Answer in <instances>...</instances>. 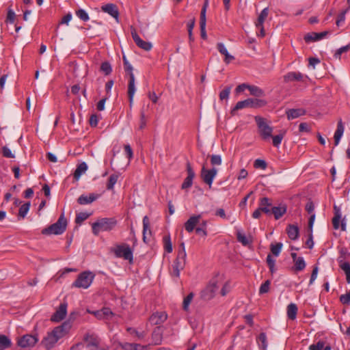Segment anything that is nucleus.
<instances>
[{
	"instance_id": "nucleus-36",
	"label": "nucleus",
	"mask_w": 350,
	"mask_h": 350,
	"mask_svg": "<svg viewBox=\"0 0 350 350\" xmlns=\"http://www.w3.org/2000/svg\"><path fill=\"white\" fill-rule=\"evenodd\" d=\"M247 90L251 95L256 97H262L265 95L264 90L256 85H249Z\"/></svg>"
},
{
	"instance_id": "nucleus-30",
	"label": "nucleus",
	"mask_w": 350,
	"mask_h": 350,
	"mask_svg": "<svg viewBox=\"0 0 350 350\" xmlns=\"http://www.w3.org/2000/svg\"><path fill=\"white\" fill-rule=\"evenodd\" d=\"M286 212V206L285 205L280 206H273L271 208V214L274 215L275 219H280Z\"/></svg>"
},
{
	"instance_id": "nucleus-60",
	"label": "nucleus",
	"mask_w": 350,
	"mask_h": 350,
	"mask_svg": "<svg viewBox=\"0 0 350 350\" xmlns=\"http://www.w3.org/2000/svg\"><path fill=\"white\" fill-rule=\"evenodd\" d=\"M88 217H89V215L88 213H80L77 215L76 218H75V222H76V224H79L81 222H83V221H85V219H87L88 218Z\"/></svg>"
},
{
	"instance_id": "nucleus-28",
	"label": "nucleus",
	"mask_w": 350,
	"mask_h": 350,
	"mask_svg": "<svg viewBox=\"0 0 350 350\" xmlns=\"http://www.w3.org/2000/svg\"><path fill=\"white\" fill-rule=\"evenodd\" d=\"M271 206V202L270 201V199L264 197L262 198L260 200V208L262 211L266 214H271V208H270V206Z\"/></svg>"
},
{
	"instance_id": "nucleus-63",
	"label": "nucleus",
	"mask_w": 350,
	"mask_h": 350,
	"mask_svg": "<svg viewBox=\"0 0 350 350\" xmlns=\"http://www.w3.org/2000/svg\"><path fill=\"white\" fill-rule=\"evenodd\" d=\"M340 301L342 304H350V291L345 295L340 296Z\"/></svg>"
},
{
	"instance_id": "nucleus-8",
	"label": "nucleus",
	"mask_w": 350,
	"mask_h": 350,
	"mask_svg": "<svg viewBox=\"0 0 350 350\" xmlns=\"http://www.w3.org/2000/svg\"><path fill=\"white\" fill-rule=\"evenodd\" d=\"M218 289L216 280H211L209 284L201 292V298L205 301L213 299Z\"/></svg>"
},
{
	"instance_id": "nucleus-52",
	"label": "nucleus",
	"mask_w": 350,
	"mask_h": 350,
	"mask_svg": "<svg viewBox=\"0 0 350 350\" xmlns=\"http://www.w3.org/2000/svg\"><path fill=\"white\" fill-rule=\"evenodd\" d=\"M325 347L323 340H319L316 344L310 345L309 350H323Z\"/></svg>"
},
{
	"instance_id": "nucleus-13",
	"label": "nucleus",
	"mask_w": 350,
	"mask_h": 350,
	"mask_svg": "<svg viewBox=\"0 0 350 350\" xmlns=\"http://www.w3.org/2000/svg\"><path fill=\"white\" fill-rule=\"evenodd\" d=\"M186 170L187 172V176L185 178L181 185L182 189H187L191 187L193 184V179L195 177V172L189 161H187L186 164Z\"/></svg>"
},
{
	"instance_id": "nucleus-42",
	"label": "nucleus",
	"mask_w": 350,
	"mask_h": 350,
	"mask_svg": "<svg viewBox=\"0 0 350 350\" xmlns=\"http://www.w3.org/2000/svg\"><path fill=\"white\" fill-rule=\"evenodd\" d=\"M283 244L282 243H277L275 244L271 243L270 245V250L272 254L275 256H278L281 252Z\"/></svg>"
},
{
	"instance_id": "nucleus-64",
	"label": "nucleus",
	"mask_w": 350,
	"mask_h": 350,
	"mask_svg": "<svg viewBox=\"0 0 350 350\" xmlns=\"http://www.w3.org/2000/svg\"><path fill=\"white\" fill-rule=\"evenodd\" d=\"M15 13L12 9H9L8 10L6 22H9L10 23H13L15 20Z\"/></svg>"
},
{
	"instance_id": "nucleus-32",
	"label": "nucleus",
	"mask_w": 350,
	"mask_h": 350,
	"mask_svg": "<svg viewBox=\"0 0 350 350\" xmlns=\"http://www.w3.org/2000/svg\"><path fill=\"white\" fill-rule=\"evenodd\" d=\"M250 105L248 98H247L244 100L239 101L236 104V105L232 109L230 113L232 116H234L236 114L237 111H238L239 109H244V108H249V107H250Z\"/></svg>"
},
{
	"instance_id": "nucleus-4",
	"label": "nucleus",
	"mask_w": 350,
	"mask_h": 350,
	"mask_svg": "<svg viewBox=\"0 0 350 350\" xmlns=\"http://www.w3.org/2000/svg\"><path fill=\"white\" fill-rule=\"evenodd\" d=\"M94 275L90 271L81 273L76 280L72 283V286L76 288H88L92 284Z\"/></svg>"
},
{
	"instance_id": "nucleus-49",
	"label": "nucleus",
	"mask_w": 350,
	"mask_h": 350,
	"mask_svg": "<svg viewBox=\"0 0 350 350\" xmlns=\"http://www.w3.org/2000/svg\"><path fill=\"white\" fill-rule=\"evenodd\" d=\"M286 131H283L280 134L272 137L273 139V145L275 147H278L282 142V139L285 135Z\"/></svg>"
},
{
	"instance_id": "nucleus-33",
	"label": "nucleus",
	"mask_w": 350,
	"mask_h": 350,
	"mask_svg": "<svg viewBox=\"0 0 350 350\" xmlns=\"http://www.w3.org/2000/svg\"><path fill=\"white\" fill-rule=\"evenodd\" d=\"M344 132V126L342 125V121L340 120L337 125V129L334 133V144L337 146L340 142V139Z\"/></svg>"
},
{
	"instance_id": "nucleus-14",
	"label": "nucleus",
	"mask_w": 350,
	"mask_h": 350,
	"mask_svg": "<svg viewBox=\"0 0 350 350\" xmlns=\"http://www.w3.org/2000/svg\"><path fill=\"white\" fill-rule=\"evenodd\" d=\"M70 328V325L68 322H64L61 325H59L55 327L52 330V333L56 337V338L59 340L60 338L64 337L68 332Z\"/></svg>"
},
{
	"instance_id": "nucleus-7",
	"label": "nucleus",
	"mask_w": 350,
	"mask_h": 350,
	"mask_svg": "<svg viewBox=\"0 0 350 350\" xmlns=\"http://www.w3.org/2000/svg\"><path fill=\"white\" fill-rule=\"evenodd\" d=\"M186 256L187 254H183V252L177 254V256L172 265V271L171 272L172 276L179 278L180 271L185 267Z\"/></svg>"
},
{
	"instance_id": "nucleus-6",
	"label": "nucleus",
	"mask_w": 350,
	"mask_h": 350,
	"mask_svg": "<svg viewBox=\"0 0 350 350\" xmlns=\"http://www.w3.org/2000/svg\"><path fill=\"white\" fill-rule=\"evenodd\" d=\"M255 120L258 125L259 133L262 138L263 139H267L271 137L273 128L267 124L265 119L262 117L256 116Z\"/></svg>"
},
{
	"instance_id": "nucleus-27",
	"label": "nucleus",
	"mask_w": 350,
	"mask_h": 350,
	"mask_svg": "<svg viewBox=\"0 0 350 350\" xmlns=\"http://www.w3.org/2000/svg\"><path fill=\"white\" fill-rule=\"evenodd\" d=\"M288 120H292L297 118H299L301 116L306 114V110L299 108V109H291L286 111V112Z\"/></svg>"
},
{
	"instance_id": "nucleus-1",
	"label": "nucleus",
	"mask_w": 350,
	"mask_h": 350,
	"mask_svg": "<svg viewBox=\"0 0 350 350\" xmlns=\"http://www.w3.org/2000/svg\"><path fill=\"white\" fill-rule=\"evenodd\" d=\"M67 219L62 213L57 221L42 230L43 234H62L66 230Z\"/></svg>"
},
{
	"instance_id": "nucleus-11",
	"label": "nucleus",
	"mask_w": 350,
	"mask_h": 350,
	"mask_svg": "<svg viewBox=\"0 0 350 350\" xmlns=\"http://www.w3.org/2000/svg\"><path fill=\"white\" fill-rule=\"evenodd\" d=\"M131 33L132 38H133L135 43L136 44V45L138 47H139L140 49H142L146 51H149L152 49V44L150 42L143 40L139 36V35L136 32V30L135 29V28H133L132 27H131Z\"/></svg>"
},
{
	"instance_id": "nucleus-47",
	"label": "nucleus",
	"mask_w": 350,
	"mask_h": 350,
	"mask_svg": "<svg viewBox=\"0 0 350 350\" xmlns=\"http://www.w3.org/2000/svg\"><path fill=\"white\" fill-rule=\"evenodd\" d=\"M76 15L83 21H88L90 19L87 12L83 9H79L75 12Z\"/></svg>"
},
{
	"instance_id": "nucleus-31",
	"label": "nucleus",
	"mask_w": 350,
	"mask_h": 350,
	"mask_svg": "<svg viewBox=\"0 0 350 350\" xmlns=\"http://www.w3.org/2000/svg\"><path fill=\"white\" fill-rule=\"evenodd\" d=\"M88 170V165L85 162H81L77 166V168L74 172V178L75 180H79L80 176L85 173Z\"/></svg>"
},
{
	"instance_id": "nucleus-20",
	"label": "nucleus",
	"mask_w": 350,
	"mask_h": 350,
	"mask_svg": "<svg viewBox=\"0 0 350 350\" xmlns=\"http://www.w3.org/2000/svg\"><path fill=\"white\" fill-rule=\"evenodd\" d=\"M99 196V194L96 193H90L89 196L83 194L78 198L77 202L81 205L90 204L96 200Z\"/></svg>"
},
{
	"instance_id": "nucleus-9",
	"label": "nucleus",
	"mask_w": 350,
	"mask_h": 350,
	"mask_svg": "<svg viewBox=\"0 0 350 350\" xmlns=\"http://www.w3.org/2000/svg\"><path fill=\"white\" fill-rule=\"evenodd\" d=\"M217 174V170L215 167L207 170L204 165L202 167L201 178L202 180L209 186V187H211L213 179L216 176Z\"/></svg>"
},
{
	"instance_id": "nucleus-19",
	"label": "nucleus",
	"mask_w": 350,
	"mask_h": 350,
	"mask_svg": "<svg viewBox=\"0 0 350 350\" xmlns=\"http://www.w3.org/2000/svg\"><path fill=\"white\" fill-rule=\"evenodd\" d=\"M135 75H130L129 83H128V97L129 100V105L131 107L133 102V97L136 91L135 85Z\"/></svg>"
},
{
	"instance_id": "nucleus-61",
	"label": "nucleus",
	"mask_w": 350,
	"mask_h": 350,
	"mask_svg": "<svg viewBox=\"0 0 350 350\" xmlns=\"http://www.w3.org/2000/svg\"><path fill=\"white\" fill-rule=\"evenodd\" d=\"M237 240L245 246L247 245L250 243V242H249L247 238L245 237V235L241 233L240 232H237Z\"/></svg>"
},
{
	"instance_id": "nucleus-12",
	"label": "nucleus",
	"mask_w": 350,
	"mask_h": 350,
	"mask_svg": "<svg viewBox=\"0 0 350 350\" xmlns=\"http://www.w3.org/2000/svg\"><path fill=\"white\" fill-rule=\"evenodd\" d=\"M334 216L332 219V224L334 229L337 230L340 228H341V230L345 231L346 230V222L345 221V219L341 220V224H340V221L342 217L340 208L338 207L337 206H334Z\"/></svg>"
},
{
	"instance_id": "nucleus-51",
	"label": "nucleus",
	"mask_w": 350,
	"mask_h": 350,
	"mask_svg": "<svg viewBox=\"0 0 350 350\" xmlns=\"http://www.w3.org/2000/svg\"><path fill=\"white\" fill-rule=\"evenodd\" d=\"M231 86H226L220 93H219V99L221 100H227L229 97Z\"/></svg>"
},
{
	"instance_id": "nucleus-59",
	"label": "nucleus",
	"mask_w": 350,
	"mask_h": 350,
	"mask_svg": "<svg viewBox=\"0 0 350 350\" xmlns=\"http://www.w3.org/2000/svg\"><path fill=\"white\" fill-rule=\"evenodd\" d=\"M126 330L130 334H135L139 339H143L146 336V333L144 332H139L138 331H137L135 329H134L133 327H128L126 329Z\"/></svg>"
},
{
	"instance_id": "nucleus-22",
	"label": "nucleus",
	"mask_w": 350,
	"mask_h": 350,
	"mask_svg": "<svg viewBox=\"0 0 350 350\" xmlns=\"http://www.w3.org/2000/svg\"><path fill=\"white\" fill-rule=\"evenodd\" d=\"M328 33L329 32L327 31L320 32V33H316V32L309 33H307L304 36V40L307 43L310 42L317 41V40H319L323 38L326 35L328 34Z\"/></svg>"
},
{
	"instance_id": "nucleus-18",
	"label": "nucleus",
	"mask_w": 350,
	"mask_h": 350,
	"mask_svg": "<svg viewBox=\"0 0 350 350\" xmlns=\"http://www.w3.org/2000/svg\"><path fill=\"white\" fill-rule=\"evenodd\" d=\"M101 10L103 12L109 14L110 16L114 18L117 22H118L120 13L116 4L107 3L103 5L101 7Z\"/></svg>"
},
{
	"instance_id": "nucleus-26",
	"label": "nucleus",
	"mask_w": 350,
	"mask_h": 350,
	"mask_svg": "<svg viewBox=\"0 0 350 350\" xmlns=\"http://www.w3.org/2000/svg\"><path fill=\"white\" fill-rule=\"evenodd\" d=\"M120 347L124 350H146L147 347L137 343L120 342Z\"/></svg>"
},
{
	"instance_id": "nucleus-21",
	"label": "nucleus",
	"mask_w": 350,
	"mask_h": 350,
	"mask_svg": "<svg viewBox=\"0 0 350 350\" xmlns=\"http://www.w3.org/2000/svg\"><path fill=\"white\" fill-rule=\"evenodd\" d=\"M57 341L58 340L52 333V332H51L48 333L46 336L44 338V339L42 341V343L46 349H51V348L53 347V346Z\"/></svg>"
},
{
	"instance_id": "nucleus-23",
	"label": "nucleus",
	"mask_w": 350,
	"mask_h": 350,
	"mask_svg": "<svg viewBox=\"0 0 350 350\" xmlns=\"http://www.w3.org/2000/svg\"><path fill=\"white\" fill-rule=\"evenodd\" d=\"M315 219V215L312 214L310 215L308 220V230L310 231L308 239H307L306 244L308 247V248L312 249L314 245V242L312 239V226L314 224V221Z\"/></svg>"
},
{
	"instance_id": "nucleus-10",
	"label": "nucleus",
	"mask_w": 350,
	"mask_h": 350,
	"mask_svg": "<svg viewBox=\"0 0 350 350\" xmlns=\"http://www.w3.org/2000/svg\"><path fill=\"white\" fill-rule=\"evenodd\" d=\"M38 341V338L36 336L25 334L18 338L17 345L22 348L32 347Z\"/></svg>"
},
{
	"instance_id": "nucleus-48",
	"label": "nucleus",
	"mask_w": 350,
	"mask_h": 350,
	"mask_svg": "<svg viewBox=\"0 0 350 350\" xmlns=\"http://www.w3.org/2000/svg\"><path fill=\"white\" fill-rule=\"evenodd\" d=\"M100 70L105 75H109L112 72L111 66L109 62H104L101 64Z\"/></svg>"
},
{
	"instance_id": "nucleus-2",
	"label": "nucleus",
	"mask_w": 350,
	"mask_h": 350,
	"mask_svg": "<svg viewBox=\"0 0 350 350\" xmlns=\"http://www.w3.org/2000/svg\"><path fill=\"white\" fill-rule=\"evenodd\" d=\"M117 224V221L114 218H102L92 224V232L98 235L100 232L110 231Z\"/></svg>"
},
{
	"instance_id": "nucleus-46",
	"label": "nucleus",
	"mask_w": 350,
	"mask_h": 350,
	"mask_svg": "<svg viewBox=\"0 0 350 350\" xmlns=\"http://www.w3.org/2000/svg\"><path fill=\"white\" fill-rule=\"evenodd\" d=\"M163 241L164 243V249L167 253H171L173 250L172 244L171 242L170 236H165L163 238Z\"/></svg>"
},
{
	"instance_id": "nucleus-17",
	"label": "nucleus",
	"mask_w": 350,
	"mask_h": 350,
	"mask_svg": "<svg viewBox=\"0 0 350 350\" xmlns=\"http://www.w3.org/2000/svg\"><path fill=\"white\" fill-rule=\"evenodd\" d=\"M167 315L165 312H156L149 318V322L153 325H158L166 321Z\"/></svg>"
},
{
	"instance_id": "nucleus-24",
	"label": "nucleus",
	"mask_w": 350,
	"mask_h": 350,
	"mask_svg": "<svg viewBox=\"0 0 350 350\" xmlns=\"http://www.w3.org/2000/svg\"><path fill=\"white\" fill-rule=\"evenodd\" d=\"M217 49L221 54L225 56L224 62L226 64H228L230 62L234 59V57L229 54L227 49L225 47L223 43H217Z\"/></svg>"
},
{
	"instance_id": "nucleus-15",
	"label": "nucleus",
	"mask_w": 350,
	"mask_h": 350,
	"mask_svg": "<svg viewBox=\"0 0 350 350\" xmlns=\"http://www.w3.org/2000/svg\"><path fill=\"white\" fill-rule=\"evenodd\" d=\"M66 312L67 304L65 303L61 304L56 312L52 315L51 320L53 322H59L65 318Z\"/></svg>"
},
{
	"instance_id": "nucleus-54",
	"label": "nucleus",
	"mask_w": 350,
	"mask_h": 350,
	"mask_svg": "<svg viewBox=\"0 0 350 350\" xmlns=\"http://www.w3.org/2000/svg\"><path fill=\"white\" fill-rule=\"evenodd\" d=\"M193 297V294L190 293L187 297L184 298L183 308L184 310L187 311L188 310L189 306L191 302Z\"/></svg>"
},
{
	"instance_id": "nucleus-3",
	"label": "nucleus",
	"mask_w": 350,
	"mask_h": 350,
	"mask_svg": "<svg viewBox=\"0 0 350 350\" xmlns=\"http://www.w3.org/2000/svg\"><path fill=\"white\" fill-rule=\"evenodd\" d=\"M113 252L116 257L122 258L124 260H129L130 263L133 262V250L129 247L128 244L122 243L117 245L113 249Z\"/></svg>"
},
{
	"instance_id": "nucleus-58",
	"label": "nucleus",
	"mask_w": 350,
	"mask_h": 350,
	"mask_svg": "<svg viewBox=\"0 0 350 350\" xmlns=\"http://www.w3.org/2000/svg\"><path fill=\"white\" fill-rule=\"evenodd\" d=\"M350 9V5H349L348 8L342 11L339 15L338 16V18L336 20V24L337 26H340L341 23H343L345 20V14L347 11Z\"/></svg>"
},
{
	"instance_id": "nucleus-50",
	"label": "nucleus",
	"mask_w": 350,
	"mask_h": 350,
	"mask_svg": "<svg viewBox=\"0 0 350 350\" xmlns=\"http://www.w3.org/2000/svg\"><path fill=\"white\" fill-rule=\"evenodd\" d=\"M271 281L269 280H266L261 284L259 288V294L262 295L267 293L269 291Z\"/></svg>"
},
{
	"instance_id": "nucleus-56",
	"label": "nucleus",
	"mask_w": 350,
	"mask_h": 350,
	"mask_svg": "<svg viewBox=\"0 0 350 350\" xmlns=\"http://www.w3.org/2000/svg\"><path fill=\"white\" fill-rule=\"evenodd\" d=\"M267 166V164L265 160L262 159H256L254 163V167L255 168H260L262 170H265Z\"/></svg>"
},
{
	"instance_id": "nucleus-43",
	"label": "nucleus",
	"mask_w": 350,
	"mask_h": 350,
	"mask_svg": "<svg viewBox=\"0 0 350 350\" xmlns=\"http://www.w3.org/2000/svg\"><path fill=\"white\" fill-rule=\"evenodd\" d=\"M293 262L295 264L294 269L296 271H301L306 267V262L303 257H299V258Z\"/></svg>"
},
{
	"instance_id": "nucleus-34",
	"label": "nucleus",
	"mask_w": 350,
	"mask_h": 350,
	"mask_svg": "<svg viewBox=\"0 0 350 350\" xmlns=\"http://www.w3.org/2000/svg\"><path fill=\"white\" fill-rule=\"evenodd\" d=\"M287 234L291 240H296L299 236V228L297 226L289 225L287 228Z\"/></svg>"
},
{
	"instance_id": "nucleus-38",
	"label": "nucleus",
	"mask_w": 350,
	"mask_h": 350,
	"mask_svg": "<svg viewBox=\"0 0 350 350\" xmlns=\"http://www.w3.org/2000/svg\"><path fill=\"white\" fill-rule=\"evenodd\" d=\"M11 340L5 335L0 334V350H5L12 347Z\"/></svg>"
},
{
	"instance_id": "nucleus-39",
	"label": "nucleus",
	"mask_w": 350,
	"mask_h": 350,
	"mask_svg": "<svg viewBox=\"0 0 350 350\" xmlns=\"http://www.w3.org/2000/svg\"><path fill=\"white\" fill-rule=\"evenodd\" d=\"M250 108H258L264 107L267 105V102L265 100L258 98H248Z\"/></svg>"
},
{
	"instance_id": "nucleus-29",
	"label": "nucleus",
	"mask_w": 350,
	"mask_h": 350,
	"mask_svg": "<svg viewBox=\"0 0 350 350\" xmlns=\"http://www.w3.org/2000/svg\"><path fill=\"white\" fill-rule=\"evenodd\" d=\"M163 338V333L160 327H157L152 333V342L155 345H159L161 343Z\"/></svg>"
},
{
	"instance_id": "nucleus-41",
	"label": "nucleus",
	"mask_w": 350,
	"mask_h": 350,
	"mask_svg": "<svg viewBox=\"0 0 350 350\" xmlns=\"http://www.w3.org/2000/svg\"><path fill=\"white\" fill-rule=\"evenodd\" d=\"M119 178V174H111L109 179H108V181L107 183V189L108 190H113V187H114V185H116V183H117L118 181V179Z\"/></svg>"
},
{
	"instance_id": "nucleus-40",
	"label": "nucleus",
	"mask_w": 350,
	"mask_h": 350,
	"mask_svg": "<svg viewBox=\"0 0 350 350\" xmlns=\"http://www.w3.org/2000/svg\"><path fill=\"white\" fill-rule=\"evenodd\" d=\"M269 14V8H264L260 14H259L257 21L256 23V26H262L263 25L264 21L267 18Z\"/></svg>"
},
{
	"instance_id": "nucleus-55",
	"label": "nucleus",
	"mask_w": 350,
	"mask_h": 350,
	"mask_svg": "<svg viewBox=\"0 0 350 350\" xmlns=\"http://www.w3.org/2000/svg\"><path fill=\"white\" fill-rule=\"evenodd\" d=\"M146 117L145 115V112L143 109L140 111V120H139V129L142 130L144 129L146 126Z\"/></svg>"
},
{
	"instance_id": "nucleus-45",
	"label": "nucleus",
	"mask_w": 350,
	"mask_h": 350,
	"mask_svg": "<svg viewBox=\"0 0 350 350\" xmlns=\"http://www.w3.org/2000/svg\"><path fill=\"white\" fill-rule=\"evenodd\" d=\"M257 341L260 348L265 349L267 347V336L265 333L262 332L259 334Z\"/></svg>"
},
{
	"instance_id": "nucleus-5",
	"label": "nucleus",
	"mask_w": 350,
	"mask_h": 350,
	"mask_svg": "<svg viewBox=\"0 0 350 350\" xmlns=\"http://www.w3.org/2000/svg\"><path fill=\"white\" fill-rule=\"evenodd\" d=\"M202 214L193 215L191 216L189 219L185 223V228L188 232H191L194 230L196 225L199 224L200 228L206 229L208 221L206 220H202Z\"/></svg>"
},
{
	"instance_id": "nucleus-62",
	"label": "nucleus",
	"mask_w": 350,
	"mask_h": 350,
	"mask_svg": "<svg viewBox=\"0 0 350 350\" xmlns=\"http://www.w3.org/2000/svg\"><path fill=\"white\" fill-rule=\"evenodd\" d=\"M2 154L3 156L6 158H14V154H12L11 150L7 146H3L2 148Z\"/></svg>"
},
{
	"instance_id": "nucleus-16",
	"label": "nucleus",
	"mask_w": 350,
	"mask_h": 350,
	"mask_svg": "<svg viewBox=\"0 0 350 350\" xmlns=\"http://www.w3.org/2000/svg\"><path fill=\"white\" fill-rule=\"evenodd\" d=\"M84 340L87 343V347L88 348L96 349L99 347L100 339L98 336L94 334H86L84 336Z\"/></svg>"
},
{
	"instance_id": "nucleus-53",
	"label": "nucleus",
	"mask_w": 350,
	"mask_h": 350,
	"mask_svg": "<svg viewBox=\"0 0 350 350\" xmlns=\"http://www.w3.org/2000/svg\"><path fill=\"white\" fill-rule=\"evenodd\" d=\"M222 159L219 154H212L211 156V164L214 167L215 165H220L221 164Z\"/></svg>"
},
{
	"instance_id": "nucleus-44",
	"label": "nucleus",
	"mask_w": 350,
	"mask_h": 350,
	"mask_svg": "<svg viewBox=\"0 0 350 350\" xmlns=\"http://www.w3.org/2000/svg\"><path fill=\"white\" fill-rule=\"evenodd\" d=\"M31 206L30 202H25L19 208L18 217L24 218L27 214Z\"/></svg>"
},
{
	"instance_id": "nucleus-37",
	"label": "nucleus",
	"mask_w": 350,
	"mask_h": 350,
	"mask_svg": "<svg viewBox=\"0 0 350 350\" xmlns=\"http://www.w3.org/2000/svg\"><path fill=\"white\" fill-rule=\"evenodd\" d=\"M297 306L295 304L291 303L287 306V316L291 320L296 319L297 313Z\"/></svg>"
},
{
	"instance_id": "nucleus-35",
	"label": "nucleus",
	"mask_w": 350,
	"mask_h": 350,
	"mask_svg": "<svg viewBox=\"0 0 350 350\" xmlns=\"http://www.w3.org/2000/svg\"><path fill=\"white\" fill-rule=\"evenodd\" d=\"M149 232V234H151V230L150 228V221L148 216H144L143 218V241L144 243H147V232Z\"/></svg>"
},
{
	"instance_id": "nucleus-25",
	"label": "nucleus",
	"mask_w": 350,
	"mask_h": 350,
	"mask_svg": "<svg viewBox=\"0 0 350 350\" xmlns=\"http://www.w3.org/2000/svg\"><path fill=\"white\" fill-rule=\"evenodd\" d=\"M304 75L299 72H289L284 76V80L285 82L290 81H302Z\"/></svg>"
},
{
	"instance_id": "nucleus-57",
	"label": "nucleus",
	"mask_w": 350,
	"mask_h": 350,
	"mask_svg": "<svg viewBox=\"0 0 350 350\" xmlns=\"http://www.w3.org/2000/svg\"><path fill=\"white\" fill-rule=\"evenodd\" d=\"M350 49V44L344 46L338 49L334 53V57L336 59H340L341 54L348 51Z\"/></svg>"
}]
</instances>
